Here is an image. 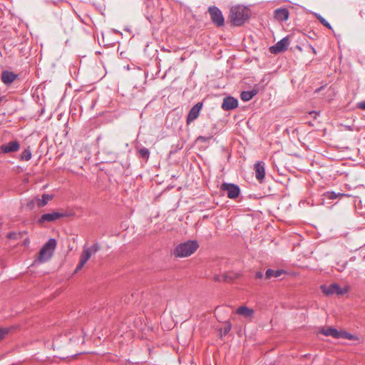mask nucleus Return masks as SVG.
Wrapping results in <instances>:
<instances>
[{"mask_svg":"<svg viewBox=\"0 0 365 365\" xmlns=\"http://www.w3.org/2000/svg\"><path fill=\"white\" fill-rule=\"evenodd\" d=\"M250 17L249 9L241 5L232 6L230 9V19L233 26L242 25Z\"/></svg>","mask_w":365,"mask_h":365,"instance_id":"obj_1","label":"nucleus"},{"mask_svg":"<svg viewBox=\"0 0 365 365\" xmlns=\"http://www.w3.org/2000/svg\"><path fill=\"white\" fill-rule=\"evenodd\" d=\"M199 245L195 240H188L178 245L174 250V255L178 257H185L194 253Z\"/></svg>","mask_w":365,"mask_h":365,"instance_id":"obj_2","label":"nucleus"},{"mask_svg":"<svg viewBox=\"0 0 365 365\" xmlns=\"http://www.w3.org/2000/svg\"><path fill=\"white\" fill-rule=\"evenodd\" d=\"M56 247V240L54 238H50L41 249L38 260L41 262H45L49 260L53 254Z\"/></svg>","mask_w":365,"mask_h":365,"instance_id":"obj_3","label":"nucleus"},{"mask_svg":"<svg viewBox=\"0 0 365 365\" xmlns=\"http://www.w3.org/2000/svg\"><path fill=\"white\" fill-rule=\"evenodd\" d=\"M99 249L100 247L98 244H95L90 247L85 248L81 255L79 262L77 267H76L74 272L76 273L78 271H80L88 262V260L90 259L91 256L93 254L96 253L99 250Z\"/></svg>","mask_w":365,"mask_h":365,"instance_id":"obj_4","label":"nucleus"},{"mask_svg":"<svg viewBox=\"0 0 365 365\" xmlns=\"http://www.w3.org/2000/svg\"><path fill=\"white\" fill-rule=\"evenodd\" d=\"M323 188L321 187V205L327 206L329 208H331L334 204H332V200H336L338 197H341L345 196L346 195L341 192H335L333 191H324L323 192ZM336 203H334L335 205Z\"/></svg>","mask_w":365,"mask_h":365,"instance_id":"obj_5","label":"nucleus"},{"mask_svg":"<svg viewBox=\"0 0 365 365\" xmlns=\"http://www.w3.org/2000/svg\"><path fill=\"white\" fill-rule=\"evenodd\" d=\"M220 190L225 192L230 199L237 198L240 192V187L233 183L223 182L220 186Z\"/></svg>","mask_w":365,"mask_h":365,"instance_id":"obj_6","label":"nucleus"},{"mask_svg":"<svg viewBox=\"0 0 365 365\" xmlns=\"http://www.w3.org/2000/svg\"><path fill=\"white\" fill-rule=\"evenodd\" d=\"M209 14L212 23L216 26H222L225 24V19L222 11L217 6H210L208 9Z\"/></svg>","mask_w":365,"mask_h":365,"instance_id":"obj_7","label":"nucleus"},{"mask_svg":"<svg viewBox=\"0 0 365 365\" xmlns=\"http://www.w3.org/2000/svg\"><path fill=\"white\" fill-rule=\"evenodd\" d=\"M66 216V214L64 212L53 211L51 212L45 213L41 215L38 220V223L42 225L44 222H53Z\"/></svg>","mask_w":365,"mask_h":365,"instance_id":"obj_8","label":"nucleus"},{"mask_svg":"<svg viewBox=\"0 0 365 365\" xmlns=\"http://www.w3.org/2000/svg\"><path fill=\"white\" fill-rule=\"evenodd\" d=\"M289 45V39L288 36H285L276 43L274 45L269 47V52L272 54H277L281 52L285 51Z\"/></svg>","mask_w":365,"mask_h":365,"instance_id":"obj_9","label":"nucleus"},{"mask_svg":"<svg viewBox=\"0 0 365 365\" xmlns=\"http://www.w3.org/2000/svg\"><path fill=\"white\" fill-rule=\"evenodd\" d=\"M20 148V144L17 140L10 141L0 146V153H10L16 152Z\"/></svg>","mask_w":365,"mask_h":365,"instance_id":"obj_10","label":"nucleus"},{"mask_svg":"<svg viewBox=\"0 0 365 365\" xmlns=\"http://www.w3.org/2000/svg\"><path fill=\"white\" fill-rule=\"evenodd\" d=\"M237 106L238 101L237 98L232 96H227L223 99L222 108L224 110H230L236 108Z\"/></svg>","mask_w":365,"mask_h":365,"instance_id":"obj_11","label":"nucleus"},{"mask_svg":"<svg viewBox=\"0 0 365 365\" xmlns=\"http://www.w3.org/2000/svg\"><path fill=\"white\" fill-rule=\"evenodd\" d=\"M202 103H197L190 110L188 115L187 116V123L188 124L195 120L199 116L200 111L202 109Z\"/></svg>","mask_w":365,"mask_h":365,"instance_id":"obj_12","label":"nucleus"},{"mask_svg":"<svg viewBox=\"0 0 365 365\" xmlns=\"http://www.w3.org/2000/svg\"><path fill=\"white\" fill-rule=\"evenodd\" d=\"M289 12L287 8H278L274 11V18L278 21H285L289 19Z\"/></svg>","mask_w":365,"mask_h":365,"instance_id":"obj_13","label":"nucleus"},{"mask_svg":"<svg viewBox=\"0 0 365 365\" xmlns=\"http://www.w3.org/2000/svg\"><path fill=\"white\" fill-rule=\"evenodd\" d=\"M236 314L243 317L247 319H252L254 317L255 311L252 308H249L247 306H241L236 309Z\"/></svg>","mask_w":365,"mask_h":365,"instance_id":"obj_14","label":"nucleus"},{"mask_svg":"<svg viewBox=\"0 0 365 365\" xmlns=\"http://www.w3.org/2000/svg\"><path fill=\"white\" fill-rule=\"evenodd\" d=\"M255 178L260 182L264 180L265 175L264 163L258 161L255 164Z\"/></svg>","mask_w":365,"mask_h":365,"instance_id":"obj_15","label":"nucleus"},{"mask_svg":"<svg viewBox=\"0 0 365 365\" xmlns=\"http://www.w3.org/2000/svg\"><path fill=\"white\" fill-rule=\"evenodd\" d=\"M17 77L18 76L12 71H3L1 73V79L4 84L9 85L13 83L17 78Z\"/></svg>","mask_w":365,"mask_h":365,"instance_id":"obj_16","label":"nucleus"},{"mask_svg":"<svg viewBox=\"0 0 365 365\" xmlns=\"http://www.w3.org/2000/svg\"><path fill=\"white\" fill-rule=\"evenodd\" d=\"M339 331L333 327L321 328V334L334 339H339Z\"/></svg>","mask_w":365,"mask_h":365,"instance_id":"obj_17","label":"nucleus"},{"mask_svg":"<svg viewBox=\"0 0 365 365\" xmlns=\"http://www.w3.org/2000/svg\"><path fill=\"white\" fill-rule=\"evenodd\" d=\"M284 272V271L283 269L274 270L272 269H267L264 276L266 279H271L272 277H279Z\"/></svg>","mask_w":365,"mask_h":365,"instance_id":"obj_18","label":"nucleus"},{"mask_svg":"<svg viewBox=\"0 0 365 365\" xmlns=\"http://www.w3.org/2000/svg\"><path fill=\"white\" fill-rule=\"evenodd\" d=\"M336 288V283H333L328 287L321 285V291H322L327 296L335 294Z\"/></svg>","mask_w":365,"mask_h":365,"instance_id":"obj_19","label":"nucleus"},{"mask_svg":"<svg viewBox=\"0 0 365 365\" xmlns=\"http://www.w3.org/2000/svg\"><path fill=\"white\" fill-rule=\"evenodd\" d=\"M52 199V195L43 194L41 198L37 199V206L38 207H44L49 200Z\"/></svg>","mask_w":365,"mask_h":365,"instance_id":"obj_20","label":"nucleus"},{"mask_svg":"<svg viewBox=\"0 0 365 365\" xmlns=\"http://www.w3.org/2000/svg\"><path fill=\"white\" fill-rule=\"evenodd\" d=\"M257 92L255 91H245L241 93L240 97L243 101H248L251 100Z\"/></svg>","mask_w":365,"mask_h":365,"instance_id":"obj_21","label":"nucleus"},{"mask_svg":"<svg viewBox=\"0 0 365 365\" xmlns=\"http://www.w3.org/2000/svg\"><path fill=\"white\" fill-rule=\"evenodd\" d=\"M339 339H345L349 340H356L357 339V336L347 332L346 331H339Z\"/></svg>","mask_w":365,"mask_h":365,"instance_id":"obj_22","label":"nucleus"},{"mask_svg":"<svg viewBox=\"0 0 365 365\" xmlns=\"http://www.w3.org/2000/svg\"><path fill=\"white\" fill-rule=\"evenodd\" d=\"M137 152H138V155L140 158H144L146 160H148V158L150 157V152L148 148H146L145 147L140 148L137 150Z\"/></svg>","mask_w":365,"mask_h":365,"instance_id":"obj_23","label":"nucleus"},{"mask_svg":"<svg viewBox=\"0 0 365 365\" xmlns=\"http://www.w3.org/2000/svg\"><path fill=\"white\" fill-rule=\"evenodd\" d=\"M31 157H32L31 150L30 148H27L22 152L21 155V159L22 160L29 161V160H31Z\"/></svg>","mask_w":365,"mask_h":365,"instance_id":"obj_24","label":"nucleus"},{"mask_svg":"<svg viewBox=\"0 0 365 365\" xmlns=\"http://www.w3.org/2000/svg\"><path fill=\"white\" fill-rule=\"evenodd\" d=\"M349 286H345L344 287L341 288L336 284L335 294L337 295H344L349 292Z\"/></svg>","mask_w":365,"mask_h":365,"instance_id":"obj_25","label":"nucleus"},{"mask_svg":"<svg viewBox=\"0 0 365 365\" xmlns=\"http://www.w3.org/2000/svg\"><path fill=\"white\" fill-rule=\"evenodd\" d=\"M232 325L230 322H227L223 328L220 329V335L221 336L227 334L231 330Z\"/></svg>","mask_w":365,"mask_h":365,"instance_id":"obj_26","label":"nucleus"},{"mask_svg":"<svg viewBox=\"0 0 365 365\" xmlns=\"http://www.w3.org/2000/svg\"><path fill=\"white\" fill-rule=\"evenodd\" d=\"M328 92V96L327 98V101H331L332 99V97L334 96V89L329 88L327 91Z\"/></svg>","mask_w":365,"mask_h":365,"instance_id":"obj_27","label":"nucleus"},{"mask_svg":"<svg viewBox=\"0 0 365 365\" xmlns=\"http://www.w3.org/2000/svg\"><path fill=\"white\" fill-rule=\"evenodd\" d=\"M9 330L6 329H0V340L4 339L5 336L8 334Z\"/></svg>","mask_w":365,"mask_h":365,"instance_id":"obj_28","label":"nucleus"},{"mask_svg":"<svg viewBox=\"0 0 365 365\" xmlns=\"http://www.w3.org/2000/svg\"><path fill=\"white\" fill-rule=\"evenodd\" d=\"M321 24H323L327 28L331 29V26L323 17L321 16Z\"/></svg>","mask_w":365,"mask_h":365,"instance_id":"obj_29","label":"nucleus"},{"mask_svg":"<svg viewBox=\"0 0 365 365\" xmlns=\"http://www.w3.org/2000/svg\"><path fill=\"white\" fill-rule=\"evenodd\" d=\"M255 277L256 278L262 279L264 277V274L262 272H257Z\"/></svg>","mask_w":365,"mask_h":365,"instance_id":"obj_30","label":"nucleus"},{"mask_svg":"<svg viewBox=\"0 0 365 365\" xmlns=\"http://www.w3.org/2000/svg\"><path fill=\"white\" fill-rule=\"evenodd\" d=\"M359 108L365 110V101H362L359 103Z\"/></svg>","mask_w":365,"mask_h":365,"instance_id":"obj_31","label":"nucleus"},{"mask_svg":"<svg viewBox=\"0 0 365 365\" xmlns=\"http://www.w3.org/2000/svg\"><path fill=\"white\" fill-rule=\"evenodd\" d=\"M313 114L314 115V117H315L318 114V113L316 112V111H311V112H309V115H312Z\"/></svg>","mask_w":365,"mask_h":365,"instance_id":"obj_32","label":"nucleus"},{"mask_svg":"<svg viewBox=\"0 0 365 365\" xmlns=\"http://www.w3.org/2000/svg\"><path fill=\"white\" fill-rule=\"evenodd\" d=\"M13 235H14V233L9 232L7 236L9 238H13Z\"/></svg>","mask_w":365,"mask_h":365,"instance_id":"obj_33","label":"nucleus"},{"mask_svg":"<svg viewBox=\"0 0 365 365\" xmlns=\"http://www.w3.org/2000/svg\"><path fill=\"white\" fill-rule=\"evenodd\" d=\"M29 244V240H26L24 241V245H28Z\"/></svg>","mask_w":365,"mask_h":365,"instance_id":"obj_34","label":"nucleus"},{"mask_svg":"<svg viewBox=\"0 0 365 365\" xmlns=\"http://www.w3.org/2000/svg\"><path fill=\"white\" fill-rule=\"evenodd\" d=\"M315 16H316V17H317L318 19H319V14H315Z\"/></svg>","mask_w":365,"mask_h":365,"instance_id":"obj_35","label":"nucleus"},{"mask_svg":"<svg viewBox=\"0 0 365 365\" xmlns=\"http://www.w3.org/2000/svg\"><path fill=\"white\" fill-rule=\"evenodd\" d=\"M319 88H317V89L315 90V92H319Z\"/></svg>","mask_w":365,"mask_h":365,"instance_id":"obj_36","label":"nucleus"},{"mask_svg":"<svg viewBox=\"0 0 365 365\" xmlns=\"http://www.w3.org/2000/svg\"><path fill=\"white\" fill-rule=\"evenodd\" d=\"M1 101H2V98L0 97V103L1 102Z\"/></svg>","mask_w":365,"mask_h":365,"instance_id":"obj_37","label":"nucleus"}]
</instances>
